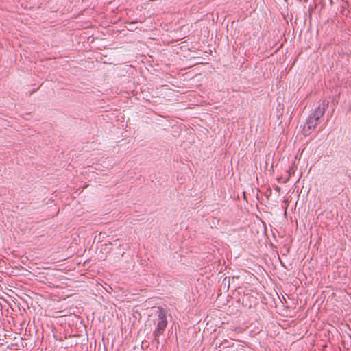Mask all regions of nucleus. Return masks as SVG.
I'll list each match as a JSON object with an SVG mask.
<instances>
[{
  "mask_svg": "<svg viewBox=\"0 0 351 351\" xmlns=\"http://www.w3.org/2000/svg\"><path fill=\"white\" fill-rule=\"evenodd\" d=\"M158 321L157 327L153 332L154 341L158 345L160 343L159 337L163 334L167 324L166 312L162 308H159L158 311Z\"/></svg>",
  "mask_w": 351,
  "mask_h": 351,
  "instance_id": "f257e3e1",
  "label": "nucleus"
},
{
  "mask_svg": "<svg viewBox=\"0 0 351 351\" xmlns=\"http://www.w3.org/2000/svg\"><path fill=\"white\" fill-rule=\"evenodd\" d=\"M328 104L329 102L327 100H322L315 108L313 112L310 114V115L313 117L314 119L319 121L320 118L324 115L326 110L328 108Z\"/></svg>",
  "mask_w": 351,
  "mask_h": 351,
  "instance_id": "f03ea898",
  "label": "nucleus"
},
{
  "mask_svg": "<svg viewBox=\"0 0 351 351\" xmlns=\"http://www.w3.org/2000/svg\"><path fill=\"white\" fill-rule=\"evenodd\" d=\"M295 167L294 166H291L289 168V169L287 171V178H286L285 182H287L290 179V178L295 173Z\"/></svg>",
  "mask_w": 351,
  "mask_h": 351,
  "instance_id": "20e7f679",
  "label": "nucleus"
},
{
  "mask_svg": "<svg viewBox=\"0 0 351 351\" xmlns=\"http://www.w3.org/2000/svg\"><path fill=\"white\" fill-rule=\"evenodd\" d=\"M26 271H27L28 274H25V273L23 272V277H24V276H28V277H27V278H28L29 279H30L31 278H30V276H33V274H32L30 271H27V270H26Z\"/></svg>",
  "mask_w": 351,
  "mask_h": 351,
  "instance_id": "39448f33",
  "label": "nucleus"
},
{
  "mask_svg": "<svg viewBox=\"0 0 351 351\" xmlns=\"http://www.w3.org/2000/svg\"><path fill=\"white\" fill-rule=\"evenodd\" d=\"M318 121V120L314 119L311 115L308 117L303 129L305 135H309L316 128Z\"/></svg>",
  "mask_w": 351,
  "mask_h": 351,
  "instance_id": "7ed1b4c3",
  "label": "nucleus"
},
{
  "mask_svg": "<svg viewBox=\"0 0 351 351\" xmlns=\"http://www.w3.org/2000/svg\"><path fill=\"white\" fill-rule=\"evenodd\" d=\"M23 301L25 302L26 303H28L27 300L25 298H23Z\"/></svg>",
  "mask_w": 351,
  "mask_h": 351,
  "instance_id": "423d86ee",
  "label": "nucleus"
},
{
  "mask_svg": "<svg viewBox=\"0 0 351 351\" xmlns=\"http://www.w3.org/2000/svg\"><path fill=\"white\" fill-rule=\"evenodd\" d=\"M25 295H26V297L30 298V297L28 295L25 294Z\"/></svg>",
  "mask_w": 351,
  "mask_h": 351,
  "instance_id": "0eeeda50",
  "label": "nucleus"
}]
</instances>
